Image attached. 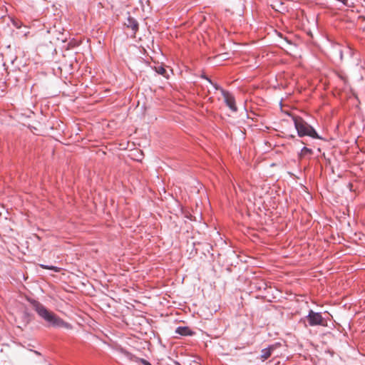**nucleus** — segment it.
Segmentation results:
<instances>
[{"mask_svg": "<svg viewBox=\"0 0 365 365\" xmlns=\"http://www.w3.org/2000/svg\"><path fill=\"white\" fill-rule=\"evenodd\" d=\"M31 304L38 315L45 320L50 326L53 327H62L66 329H71L72 325L63 321L53 312L49 311L43 304L38 301L33 300Z\"/></svg>", "mask_w": 365, "mask_h": 365, "instance_id": "nucleus-1", "label": "nucleus"}, {"mask_svg": "<svg viewBox=\"0 0 365 365\" xmlns=\"http://www.w3.org/2000/svg\"><path fill=\"white\" fill-rule=\"evenodd\" d=\"M292 119L294 127L299 137L309 136L314 139L321 138L315 129L308 124L303 118L299 116H294Z\"/></svg>", "mask_w": 365, "mask_h": 365, "instance_id": "nucleus-2", "label": "nucleus"}, {"mask_svg": "<svg viewBox=\"0 0 365 365\" xmlns=\"http://www.w3.org/2000/svg\"><path fill=\"white\" fill-rule=\"evenodd\" d=\"M305 318L310 327L327 325V320L323 318L322 313L315 312L312 309L309 311Z\"/></svg>", "mask_w": 365, "mask_h": 365, "instance_id": "nucleus-3", "label": "nucleus"}, {"mask_svg": "<svg viewBox=\"0 0 365 365\" xmlns=\"http://www.w3.org/2000/svg\"><path fill=\"white\" fill-rule=\"evenodd\" d=\"M282 346L281 343L276 342L274 344L269 345L267 347L262 349L261 351V354L259 356V359L264 361L267 359H269L272 354L274 353V351L279 348Z\"/></svg>", "mask_w": 365, "mask_h": 365, "instance_id": "nucleus-4", "label": "nucleus"}, {"mask_svg": "<svg viewBox=\"0 0 365 365\" xmlns=\"http://www.w3.org/2000/svg\"><path fill=\"white\" fill-rule=\"evenodd\" d=\"M221 93L224 98V101L227 106L229 107L232 111L236 112L237 108L235 105V99L234 96L230 93L224 89H221Z\"/></svg>", "mask_w": 365, "mask_h": 365, "instance_id": "nucleus-5", "label": "nucleus"}, {"mask_svg": "<svg viewBox=\"0 0 365 365\" xmlns=\"http://www.w3.org/2000/svg\"><path fill=\"white\" fill-rule=\"evenodd\" d=\"M121 352L124 354V356L126 358H128L130 361H135L137 363H140L143 365H152L147 360H145L144 359H142V358L137 357V356H134L133 354H132L131 353H130V352H128V351H127L125 350H122Z\"/></svg>", "mask_w": 365, "mask_h": 365, "instance_id": "nucleus-6", "label": "nucleus"}, {"mask_svg": "<svg viewBox=\"0 0 365 365\" xmlns=\"http://www.w3.org/2000/svg\"><path fill=\"white\" fill-rule=\"evenodd\" d=\"M125 25L127 28H130L132 29L134 34H136V32L138 30V23L136 21L135 19L133 17L128 16L126 21H125Z\"/></svg>", "mask_w": 365, "mask_h": 365, "instance_id": "nucleus-7", "label": "nucleus"}, {"mask_svg": "<svg viewBox=\"0 0 365 365\" xmlns=\"http://www.w3.org/2000/svg\"><path fill=\"white\" fill-rule=\"evenodd\" d=\"M175 333L181 336H192L193 332L187 327H178Z\"/></svg>", "mask_w": 365, "mask_h": 365, "instance_id": "nucleus-8", "label": "nucleus"}, {"mask_svg": "<svg viewBox=\"0 0 365 365\" xmlns=\"http://www.w3.org/2000/svg\"><path fill=\"white\" fill-rule=\"evenodd\" d=\"M312 153V150L310 148L307 147H303L299 153V157L300 158H304L307 155H311Z\"/></svg>", "mask_w": 365, "mask_h": 365, "instance_id": "nucleus-9", "label": "nucleus"}, {"mask_svg": "<svg viewBox=\"0 0 365 365\" xmlns=\"http://www.w3.org/2000/svg\"><path fill=\"white\" fill-rule=\"evenodd\" d=\"M155 71L158 74L165 76L166 70L162 65H158V66H155Z\"/></svg>", "mask_w": 365, "mask_h": 365, "instance_id": "nucleus-10", "label": "nucleus"}, {"mask_svg": "<svg viewBox=\"0 0 365 365\" xmlns=\"http://www.w3.org/2000/svg\"><path fill=\"white\" fill-rule=\"evenodd\" d=\"M40 266L41 267H43V269L53 270V271H54L56 272H59V269H60L58 267H55V266H48V265H45V264H41Z\"/></svg>", "mask_w": 365, "mask_h": 365, "instance_id": "nucleus-11", "label": "nucleus"}, {"mask_svg": "<svg viewBox=\"0 0 365 365\" xmlns=\"http://www.w3.org/2000/svg\"><path fill=\"white\" fill-rule=\"evenodd\" d=\"M201 78L207 80L210 84H213V82L212 81V80L209 77H207L205 74H202Z\"/></svg>", "mask_w": 365, "mask_h": 365, "instance_id": "nucleus-12", "label": "nucleus"}, {"mask_svg": "<svg viewBox=\"0 0 365 365\" xmlns=\"http://www.w3.org/2000/svg\"><path fill=\"white\" fill-rule=\"evenodd\" d=\"M212 86L215 88V90H220L221 91V89H223L222 88H221L219 85H217V83H213V84H212Z\"/></svg>", "mask_w": 365, "mask_h": 365, "instance_id": "nucleus-13", "label": "nucleus"}, {"mask_svg": "<svg viewBox=\"0 0 365 365\" xmlns=\"http://www.w3.org/2000/svg\"><path fill=\"white\" fill-rule=\"evenodd\" d=\"M284 40L285 41V42L287 43V44H292V41L288 40L286 37L284 38Z\"/></svg>", "mask_w": 365, "mask_h": 365, "instance_id": "nucleus-14", "label": "nucleus"}, {"mask_svg": "<svg viewBox=\"0 0 365 365\" xmlns=\"http://www.w3.org/2000/svg\"><path fill=\"white\" fill-rule=\"evenodd\" d=\"M339 56H340V58L342 59V56H343V53H342V51L341 50H339Z\"/></svg>", "mask_w": 365, "mask_h": 365, "instance_id": "nucleus-15", "label": "nucleus"}, {"mask_svg": "<svg viewBox=\"0 0 365 365\" xmlns=\"http://www.w3.org/2000/svg\"><path fill=\"white\" fill-rule=\"evenodd\" d=\"M34 353H35L36 354H37V355H40V354H40L38 351H34Z\"/></svg>", "mask_w": 365, "mask_h": 365, "instance_id": "nucleus-16", "label": "nucleus"}, {"mask_svg": "<svg viewBox=\"0 0 365 365\" xmlns=\"http://www.w3.org/2000/svg\"><path fill=\"white\" fill-rule=\"evenodd\" d=\"M178 365H180V364H178Z\"/></svg>", "mask_w": 365, "mask_h": 365, "instance_id": "nucleus-17", "label": "nucleus"}]
</instances>
